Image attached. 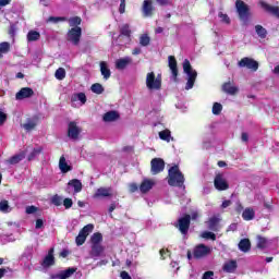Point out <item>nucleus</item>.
Returning a JSON list of instances; mask_svg holds the SVG:
<instances>
[{
  "label": "nucleus",
  "mask_w": 279,
  "mask_h": 279,
  "mask_svg": "<svg viewBox=\"0 0 279 279\" xmlns=\"http://www.w3.org/2000/svg\"><path fill=\"white\" fill-rule=\"evenodd\" d=\"M120 36H124L125 38L132 37V29H130V24H123L120 27Z\"/></svg>",
  "instance_id": "c9c22d12"
},
{
  "label": "nucleus",
  "mask_w": 279,
  "mask_h": 279,
  "mask_svg": "<svg viewBox=\"0 0 279 279\" xmlns=\"http://www.w3.org/2000/svg\"><path fill=\"white\" fill-rule=\"evenodd\" d=\"M202 239L210 240V241H217V234L210 231H205L202 233Z\"/></svg>",
  "instance_id": "49530a36"
},
{
  "label": "nucleus",
  "mask_w": 279,
  "mask_h": 279,
  "mask_svg": "<svg viewBox=\"0 0 279 279\" xmlns=\"http://www.w3.org/2000/svg\"><path fill=\"white\" fill-rule=\"evenodd\" d=\"M75 271H77V268H68L57 275H51L50 279H68L71 278Z\"/></svg>",
  "instance_id": "2eb2a0df"
},
{
  "label": "nucleus",
  "mask_w": 279,
  "mask_h": 279,
  "mask_svg": "<svg viewBox=\"0 0 279 279\" xmlns=\"http://www.w3.org/2000/svg\"><path fill=\"white\" fill-rule=\"evenodd\" d=\"M259 5L266 14H270L271 16H275V19H279V7L271 5L263 0L259 1Z\"/></svg>",
  "instance_id": "f8f14e48"
},
{
  "label": "nucleus",
  "mask_w": 279,
  "mask_h": 279,
  "mask_svg": "<svg viewBox=\"0 0 279 279\" xmlns=\"http://www.w3.org/2000/svg\"><path fill=\"white\" fill-rule=\"evenodd\" d=\"M59 169L62 173H69L71 171V166L66 163V158L64 156H61L59 159Z\"/></svg>",
  "instance_id": "7c9ffc66"
},
{
  "label": "nucleus",
  "mask_w": 279,
  "mask_h": 279,
  "mask_svg": "<svg viewBox=\"0 0 279 279\" xmlns=\"http://www.w3.org/2000/svg\"><path fill=\"white\" fill-rule=\"evenodd\" d=\"M208 229L211 230V232H219V218L217 217L209 218Z\"/></svg>",
  "instance_id": "2f4dec72"
},
{
  "label": "nucleus",
  "mask_w": 279,
  "mask_h": 279,
  "mask_svg": "<svg viewBox=\"0 0 279 279\" xmlns=\"http://www.w3.org/2000/svg\"><path fill=\"white\" fill-rule=\"evenodd\" d=\"M101 197H112V187H99L95 192L94 198L99 199Z\"/></svg>",
  "instance_id": "dca6fc26"
},
{
  "label": "nucleus",
  "mask_w": 279,
  "mask_h": 279,
  "mask_svg": "<svg viewBox=\"0 0 279 279\" xmlns=\"http://www.w3.org/2000/svg\"><path fill=\"white\" fill-rule=\"evenodd\" d=\"M183 71L187 75L185 90H191V88L195 86V80H197V71L193 70V66L191 65V61H189V59H185L183 61Z\"/></svg>",
  "instance_id": "f03ea898"
},
{
  "label": "nucleus",
  "mask_w": 279,
  "mask_h": 279,
  "mask_svg": "<svg viewBox=\"0 0 279 279\" xmlns=\"http://www.w3.org/2000/svg\"><path fill=\"white\" fill-rule=\"evenodd\" d=\"M168 64L172 73V77L174 78V82H178V60H175L174 56L168 57Z\"/></svg>",
  "instance_id": "4468645a"
},
{
  "label": "nucleus",
  "mask_w": 279,
  "mask_h": 279,
  "mask_svg": "<svg viewBox=\"0 0 279 279\" xmlns=\"http://www.w3.org/2000/svg\"><path fill=\"white\" fill-rule=\"evenodd\" d=\"M120 118L121 116L117 111L111 110L104 114L102 120L105 123H112V121H118Z\"/></svg>",
  "instance_id": "4be33fe9"
},
{
  "label": "nucleus",
  "mask_w": 279,
  "mask_h": 279,
  "mask_svg": "<svg viewBox=\"0 0 279 279\" xmlns=\"http://www.w3.org/2000/svg\"><path fill=\"white\" fill-rule=\"evenodd\" d=\"M51 204H53V206H62V196L54 194L51 199H50Z\"/></svg>",
  "instance_id": "8fccbe9b"
},
{
  "label": "nucleus",
  "mask_w": 279,
  "mask_h": 279,
  "mask_svg": "<svg viewBox=\"0 0 279 279\" xmlns=\"http://www.w3.org/2000/svg\"><path fill=\"white\" fill-rule=\"evenodd\" d=\"M54 76L57 80H64V77H66V70H64V68H59L56 73Z\"/></svg>",
  "instance_id": "c03bdc74"
},
{
  "label": "nucleus",
  "mask_w": 279,
  "mask_h": 279,
  "mask_svg": "<svg viewBox=\"0 0 279 279\" xmlns=\"http://www.w3.org/2000/svg\"><path fill=\"white\" fill-rule=\"evenodd\" d=\"M95 230V226L93 223L86 225L80 232L88 238V234Z\"/></svg>",
  "instance_id": "de8ad7c7"
},
{
  "label": "nucleus",
  "mask_w": 279,
  "mask_h": 279,
  "mask_svg": "<svg viewBox=\"0 0 279 279\" xmlns=\"http://www.w3.org/2000/svg\"><path fill=\"white\" fill-rule=\"evenodd\" d=\"M0 213H3L4 215H7L8 213H12L10 202H8V199H2L0 202Z\"/></svg>",
  "instance_id": "e433bc0d"
},
{
  "label": "nucleus",
  "mask_w": 279,
  "mask_h": 279,
  "mask_svg": "<svg viewBox=\"0 0 279 279\" xmlns=\"http://www.w3.org/2000/svg\"><path fill=\"white\" fill-rule=\"evenodd\" d=\"M159 138L161 141H166V143H171V141H173V137H171V131L168 129L159 132Z\"/></svg>",
  "instance_id": "f704fd0d"
},
{
  "label": "nucleus",
  "mask_w": 279,
  "mask_h": 279,
  "mask_svg": "<svg viewBox=\"0 0 279 279\" xmlns=\"http://www.w3.org/2000/svg\"><path fill=\"white\" fill-rule=\"evenodd\" d=\"M100 73L104 76V80H110V75H112V72H110L106 61L100 62Z\"/></svg>",
  "instance_id": "c756f323"
},
{
  "label": "nucleus",
  "mask_w": 279,
  "mask_h": 279,
  "mask_svg": "<svg viewBox=\"0 0 279 279\" xmlns=\"http://www.w3.org/2000/svg\"><path fill=\"white\" fill-rule=\"evenodd\" d=\"M221 110H223V106L221 104L215 102L213 105V110H211L213 114L219 116L221 114Z\"/></svg>",
  "instance_id": "09e8293b"
},
{
  "label": "nucleus",
  "mask_w": 279,
  "mask_h": 279,
  "mask_svg": "<svg viewBox=\"0 0 279 279\" xmlns=\"http://www.w3.org/2000/svg\"><path fill=\"white\" fill-rule=\"evenodd\" d=\"M238 246L241 252H244V254H247V252H250V250H252V242L250 241V239H242L239 242Z\"/></svg>",
  "instance_id": "bb28decb"
},
{
  "label": "nucleus",
  "mask_w": 279,
  "mask_h": 279,
  "mask_svg": "<svg viewBox=\"0 0 279 279\" xmlns=\"http://www.w3.org/2000/svg\"><path fill=\"white\" fill-rule=\"evenodd\" d=\"M38 210V207L32 205L26 207V215H34Z\"/></svg>",
  "instance_id": "4d7b16f0"
},
{
  "label": "nucleus",
  "mask_w": 279,
  "mask_h": 279,
  "mask_svg": "<svg viewBox=\"0 0 279 279\" xmlns=\"http://www.w3.org/2000/svg\"><path fill=\"white\" fill-rule=\"evenodd\" d=\"M106 251V247L101 244H92V250H90V257L92 258H99L101 254Z\"/></svg>",
  "instance_id": "6ab92c4d"
},
{
  "label": "nucleus",
  "mask_w": 279,
  "mask_h": 279,
  "mask_svg": "<svg viewBox=\"0 0 279 279\" xmlns=\"http://www.w3.org/2000/svg\"><path fill=\"white\" fill-rule=\"evenodd\" d=\"M121 278L122 279H132V277L130 276V274H128V271H122L121 272Z\"/></svg>",
  "instance_id": "774afa93"
},
{
  "label": "nucleus",
  "mask_w": 279,
  "mask_h": 279,
  "mask_svg": "<svg viewBox=\"0 0 279 279\" xmlns=\"http://www.w3.org/2000/svg\"><path fill=\"white\" fill-rule=\"evenodd\" d=\"M36 125H38V118L27 120V122L23 124V128L26 132H32V130L36 129Z\"/></svg>",
  "instance_id": "473e14b6"
},
{
  "label": "nucleus",
  "mask_w": 279,
  "mask_h": 279,
  "mask_svg": "<svg viewBox=\"0 0 279 279\" xmlns=\"http://www.w3.org/2000/svg\"><path fill=\"white\" fill-rule=\"evenodd\" d=\"M165 171V159L162 158H153L150 161V173L153 175H158Z\"/></svg>",
  "instance_id": "6e6552de"
},
{
  "label": "nucleus",
  "mask_w": 279,
  "mask_h": 279,
  "mask_svg": "<svg viewBox=\"0 0 279 279\" xmlns=\"http://www.w3.org/2000/svg\"><path fill=\"white\" fill-rule=\"evenodd\" d=\"M129 191L130 193H136V191H138V185L136 183H131Z\"/></svg>",
  "instance_id": "680f3d73"
},
{
  "label": "nucleus",
  "mask_w": 279,
  "mask_h": 279,
  "mask_svg": "<svg viewBox=\"0 0 279 279\" xmlns=\"http://www.w3.org/2000/svg\"><path fill=\"white\" fill-rule=\"evenodd\" d=\"M213 276H215V272L209 270V271L204 272L202 279H210V278H213Z\"/></svg>",
  "instance_id": "e2e57ef3"
},
{
  "label": "nucleus",
  "mask_w": 279,
  "mask_h": 279,
  "mask_svg": "<svg viewBox=\"0 0 279 279\" xmlns=\"http://www.w3.org/2000/svg\"><path fill=\"white\" fill-rule=\"evenodd\" d=\"M175 228H178L181 234H189L191 228V215L185 214L183 217L179 218Z\"/></svg>",
  "instance_id": "423d86ee"
},
{
  "label": "nucleus",
  "mask_w": 279,
  "mask_h": 279,
  "mask_svg": "<svg viewBox=\"0 0 279 279\" xmlns=\"http://www.w3.org/2000/svg\"><path fill=\"white\" fill-rule=\"evenodd\" d=\"M63 206L65 210H69L70 208H73V199L72 198H64L63 199Z\"/></svg>",
  "instance_id": "6e6d98bb"
},
{
  "label": "nucleus",
  "mask_w": 279,
  "mask_h": 279,
  "mask_svg": "<svg viewBox=\"0 0 279 279\" xmlns=\"http://www.w3.org/2000/svg\"><path fill=\"white\" fill-rule=\"evenodd\" d=\"M214 186L217 191H228V189H230V184L221 173L216 174L214 179Z\"/></svg>",
  "instance_id": "9d476101"
},
{
  "label": "nucleus",
  "mask_w": 279,
  "mask_h": 279,
  "mask_svg": "<svg viewBox=\"0 0 279 279\" xmlns=\"http://www.w3.org/2000/svg\"><path fill=\"white\" fill-rule=\"evenodd\" d=\"M256 241H257V244H256L257 250H266V247L269 245V240H267V238L263 235H257Z\"/></svg>",
  "instance_id": "c85d7f7f"
},
{
  "label": "nucleus",
  "mask_w": 279,
  "mask_h": 279,
  "mask_svg": "<svg viewBox=\"0 0 279 279\" xmlns=\"http://www.w3.org/2000/svg\"><path fill=\"white\" fill-rule=\"evenodd\" d=\"M8 121V114L4 112L0 111V125H3Z\"/></svg>",
  "instance_id": "052dcab7"
},
{
  "label": "nucleus",
  "mask_w": 279,
  "mask_h": 279,
  "mask_svg": "<svg viewBox=\"0 0 279 279\" xmlns=\"http://www.w3.org/2000/svg\"><path fill=\"white\" fill-rule=\"evenodd\" d=\"M28 43H36V40H40V33L38 31H29L27 34Z\"/></svg>",
  "instance_id": "4c0bfd02"
},
{
  "label": "nucleus",
  "mask_w": 279,
  "mask_h": 279,
  "mask_svg": "<svg viewBox=\"0 0 279 279\" xmlns=\"http://www.w3.org/2000/svg\"><path fill=\"white\" fill-rule=\"evenodd\" d=\"M10 51V43L3 41L0 44V53H8Z\"/></svg>",
  "instance_id": "864d4df0"
},
{
  "label": "nucleus",
  "mask_w": 279,
  "mask_h": 279,
  "mask_svg": "<svg viewBox=\"0 0 279 279\" xmlns=\"http://www.w3.org/2000/svg\"><path fill=\"white\" fill-rule=\"evenodd\" d=\"M74 97H75L74 100L78 99V101H81L82 105L86 104V101H87L86 94H84V93L75 94Z\"/></svg>",
  "instance_id": "5fc2aeb1"
},
{
  "label": "nucleus",
  "mask_w": 279,
  "mask_h": 279,
  "mask_svg": "<svg viewBox=\"0 0 279 279\" xmlns=\"http://www.w3.org/2000/svg\"><path fill=\"white\" fill-rule=\"evenodd\" d=\"M149 43H151V38L148 35L144 34L140 37V45L142 47H148Z\"/></svg>",
  "instance_id": "a18cd8bd"
},
{
  "label": "nucleus",
  "mask_w": 279,
  "mask_h": 279,
  "mask_svg": "<svg viewBox=\"0 0 279 279\" xmlns=\"http://www.w3.org/2000/svg\"><path fill=\"white\" fill-rule=\"evenodd\" d=\"M53 248H50L48 251V254L45 256L41 266L44 267H53V265H56V257L53 256Z\"/></svg>",
  "instance_id": "f3484780"
},
{
  "label": "nucleus",
  "mask_w": 279,
  "mask_h": 279,
  "mask_svg": "<svg viewBox=\"0 0 279 279\" xmlns=\"http://www.w3.org/2000/svg\"><path fill=\"white\" fill-rule=\"evenodd\" d=\"M255 32L257 36H259L262 39L267 38V28L263 27V25L260 24L255 25Z\"/></svg>",
  "instance_id": "58836bf2"
},
{
  "label": "nucleus",
  "mask_w": 279,
  "mask_h": 279,
  "mask_svg": "<svg viewBox=\"0 0 279 279\" xmlns=\"http://www.w3.org/2000/svg\"><path fill=\"white\" fill-rule=\"evenodd\" d=\"M66 40L68 43H72L74 47H77V45H80V40H82V27L76 26L70 28L66 33Z\"/></svg>",
  "instance_id": "39448f33"
},
{
  "label": "nucleus",
  "mask_w": 279,
  "mask_h": 279,
  "mask_svg": "<svg viewBox=\"0 0 279 279\" xmlns=\"http://www.w3.org/2000/svg\"><path fill=\"white\" fill-rule=\"evenodd\" d=\"M239 267V264H236V260L231 259L222 266V270L226 271V274H234Z\"/></svg>",
  "instance_id": "412c9836"
},
{
  "label": "nucleus",
  "mask_w": 279,
  "mask_h": 279,
  "mask_svg": "<svg viewBox=\"0 0 279 279\" xmlns=\"http://www.w3.org/2000/svg\"><path fill=\"white\" fill-rule=\"evenodd\" d=\"M129 64H132V58H121L116 61V69H118V71H123L128 69Z\"/></svg>",
  "instance_id": "aec40b11"
},
{
  "label": "nucleus",
  "mask_w": 279,
  "mask_h": 279,
  "mask_svg": "<svg viewBox=\"0 0 279 279\" xmlns=\"http://www.w3.org/2000/svg\"><path fill=\"white\" fill-rule=\"evenodd\" d=\"M43 146H39V147H37V148H34L33 150H32V153L28 155V158H27V160L28 161H32V160H34L35 158H36V156H40V153L43 151Z\"/></svg>",
  "instance_id": "37998d69"
},
{
  "label": "nucleus",
  "mask_w": 279,
  "mask_h": 279,
  "mask_svg": "<svg viewBox=\"0 0 279 279\" xmlns=\"http://www.w3.org/2000/svg\"><path fill=\"white\" fill-rule=\"evenodd\" d=\"M69 21L66 16H49L47 23H65Z\"/></svg>",
  "instance_id": "79ce46f5"
},
{
  "label": "nucleus",
  "mask_w": 279,
  "mask_h": 279,
  "mask_svg": "<svg viewBox=\"0 0 279 279\" xmlns=\"http://www.w3.org/2000/svg\"><path fill=\"white\" fill-rule=\"evenodd\" d=\"M159 5H171V0H156Z\"/></svg>",
  "instance_id": "0e129e2a"
},
{
  "label": "nucleus",
  "mask_w": 279,
  "mask_h": 279,
  "mask_svg": "<svg viewBox=\"0 0 279 279\" xmlns=\"http://www.w3.org/2000/svg\"><path fill=\"white\" fill-rule=\"evenodd\" d=\"M146 87L148 88V90H160V88H162V76L158 75L156 77V73H147Z\"/></svg>",
  "instance_id": "20e7f679"
},
{
  "label": "nucleus",
  "mask_w": 279,
  "mask_h": 279,
  "mask_svg": "<svg viewBox=\"0 0 279 279\" xmlns=\"http://www.w3.org/2000/svg\"><path fill=\"white\" fill-rule=\"evenodd\" d=\"M156 185V182L151 179H144L142 183L140 184V191L141 193H149L151 189Z\"/></svg>",
  "instance_id": "a211bd4d"
},
{
  "label": "nucleus",
  "mask_w": 279,
  "mask_h": 279,
  "mask_svg": "<svg viewBox=\"0 0 279 279\" xmlns=\"http://www.w3.org/2000/svg\"><path fill=\"white\" fill-rule=\"evenodd\" d=\"M104 242V235L100 232H96L90 236L92 245H99Z\"/></svg>",
  "instance_id": "72a5a7b5"
},
{
  "label": "nucleus",
  "mask_w": 279,
  "mask_h": 279,
  "mask_svg": "<svg viewBox=\"0 0 279 279\" xmlns=\"http://www.w3.org/2000/svg\"><path fill=\"white\" fill-rule=\"evenodd\" d=\"M86 239H87V236L86 235H84V233L82 232V231H80L78 232V235L76 236V239H75V243H76V245H82L83 243H86Z\"/></svg>",
  "instance_id": "3c124183"
},
{
  "label": "nucleus",
  "mask_w": 279,
  "mask_h": 279,
  "mask_svg": "<svg viewBox=\"0 0 279 279\" xmlns=\"http://www.w3.org/2000/svg\"><path fill=\"white\" fill-rule=\"evenodd\" d=\"M143 12L145 16H153L154 14V3L151 0H144Z\"/></svg>",
  "instance_id": "5701e85b"
},
{
  "label": "nucleus",
  "mask_w": 279,
  "mask_h": 279,
  "mask_svg": "<svg viewBox=\"0 0 279 279\" xmlns=\"http://www.w3.org/2000/svg\"><path fill=\"white\" fill-rule=\"evenodd\" d=\"M210 254V247L205 244H198L194 247L193 256L196 260H199V258H205V256H208Z\"/></svg>",
  "instance_id": "1a4fd4ad"
},
{
  "label": "nucleus",
  "mask_w": 279,
  "mask_h": 279,
  "mask_svg": "<svg viewBox=\"0 0 279 279\" xmlns=\"http://www.w3.org/2000/svg\"><path fill=\"white\" fill-rule=\"evenodd\" d=\"M45 221L43 219H37L35 223L36 230H40V228H44Z\"/></svg>",
  "instance_id": "bf43d9fd"
},
{
  "label": "nucleus",
  "mask_w": 279,
  "mask_h": 279,
  "mask_svg": "<svg viewBox=\"0 0 279 279\" xmlns=\"http://www.w3.org/2000/svg\"><path fill=\"white\" fill-rule=\"evenodd\" d=\"M184 174L180 171V167L178 165L172 166L168 170V184L169 186H177L178 189H186L184 186Z\"/></svg>",
  "instance_id": "f257e3e1"
},
{
  "label": "nucleus",
  "mask_w": 279,
  "mask_h": 279,
  "mask_svg": "<svg viewBox=\"0 0 279 279\" xmlns=\"http://www.w3.org/2000/svg\"><path fill=\"white\" fill-rule=\"evenodd\" d=\"M90 90L92 93H95V95H102L105 88L100 83H94L90 87Z\"/></svg>",
  "instance_id": "a19ab883"
},
{
  "label": "nucleus",
  "mask_w": 279,
  "mask_h": 279,
  "mask_svg": "<svg viewBox=\"0 0 279 279\" xmlns=\"http://www.w3.org/2000/svg\"><path fill=\"white\" fill-rule=\"evenodd\" d=\"M223 93H227V95H236L239 93V87L233 86L232 83L227 82L222 85Z\"/></svg>",
  "instance_id": "a878e982"
},
{
  "label": "nucleus",
  "mask_w": 279,
  "mask_h": 279,
  "mask_svg": "<svg viewBox=\"0 0 279 279\" xmlns=\"http://www.w3.org/2000/svg\"><path fill=\"white\" fill-rule=\"evenodd\" d=\"M218 16H219L221 23H225L226 25H230L231 21H230V16H228V14H226L223 12H219Z\"/></svg>",
  "instance_id": "603ef678"
},
{
  "label": "nucleus",
  "mask_w": 279,
  "mask_h": 279,
  "mask_svg": "<svg viewBox=\"0 0 279 279\" xmlns=\"http://www.w3.org/2000/svg\"><path fill=\"white\" fill-rule=\"evenodd\" d=\"M167 252H169V250L161 248L159 251L161 260H165V258H167Z\"/></svg>",
  "instance_id": "69168bd1"
},
{
  "label": "nucleus",
  "mask_w": 279,
  "mask_h": 279,
  "mask_svg": "<svg viewBox=\"0 0 279 279\" xmlns=\"http://www.w3.org/2000/svg\"><path fill=\"white\" fill-rule=\"evenodd\" d=\"M256 217V211L252 207H246L242 213V219L244 221H252Z\"/></svg>",
  "instance_id": "393cba45"
},
{
  "label": "nucleus",
  "mask_w": 279,
  "mask_h": 279,
  "mask_svg": "<svg viewBox=\"0 0 279 279\" xmlns=\"http://www.w3.org/2000/svg\"><path fill=\"white\" fill-rule=\"evenodd\" d=\"M16 34V26L15 25H11L9 28V35L10 36H15Z\"/></svg>",
  "instance_id": "338daca9"
},
{
  "label": "nucleus",
  "mask_w": 279,
  "mask_h": 279,
  "mask_svg": "<svg viewBox=\"0 0 279 279\" xmlns=\"http://www.w3.org/2000/svg\"><path fill=\"white\" fill-rule=\"evenodd\" d=\"M21 160H25V151H21L20 154L12 156L11 158H9L7 160V162L9 165H19V162H21Z\"/></svg>",
  "instance_id": "cd10ccee"
},
{
  "label": "nucleus",
  "mask_w": 279,
  "mask_h": 279,
  "mask_svg": "<svg viewBox=\"0 0 279 279\" xmlns=\"http://www.w3.org/2000/svg\"><path fill=\"white\" fill-rule=\"evenodd\" d=\"M235 9L240 21H242L244 25H247V23H250V16H252V13L250 12V5L243 2V0H236Z\"/></svg>",
  "instance_id": "7ed1b4c3"
},
{
  "label": "nucleus",
  "mask_w": 279,
  "mask_h": 279,
  "mask_svg": "<svg viewBox=\"0 0 279 279\" xmlns=\"http://www.w3.org/2000/svg\"><path fill=\"white\" fill-rule=\"evenodd\" d=\"M68 186H71L74 191V194H76L82 193L84 185H82V181L80 179H72L68 182Z\"/></svg>",
  "instance_id": "b1692460"
},
{
  "label": "nucleus",
  "mask_w": 279,
  "mask_h": 279,
  "mask_svg": "<svg viewBox=\"0 0 279 279\" xmlns=\"http://www.w3.org/2000/svg\"><path fill=\"white\" fill-rule=\"evenodd\" d=\"M80 134H82V130L77 126L75 121H71L68 124V136L72 138V141H77L80 138Z\"/></svg>",
  "instance_id": "9b49d317"
},
{
  "label": "nucleus",
  "mask_w": 279,
  "mask_h": 279,
  "mask_svg": "<svg viewBox=\"0 0 279 279\" xmlns=\"http://www.w3.org/2000/svg\"><path fill=\"white\" fill-rule=\"evenodd\" d=\"M29 97H34V89H32L31 87H22L15 94V99L17 101H22V99H29Z\"/></svg>",
  "instance_id": "ddd939ff"
},
{
  "label": "nucleus",
  "mask_w": 279,
  "mask_h": 279,
  "mask_svg": "<svg viewBox=\"0 0 279 279\" xmlns=\"http://www.w3.org/2000/svg\"><path fill=\"white\" fill-rule=\"evenodd\" d=\"M119 12L120 14H125V0H120Z\"/></svg>",
  "instance_id": "13d9d810"
},
{
  "label": "nucleus",
  "mask_w": 279,
  "mask_h": 279,
  "mask_svg": "<svg viewBox=\"0 0 279 279\" xmlns=\"http://www.w3.org/2000/svg\"><path fill=\"white\" fill-rule=\"evenodd\" d=\"M68 23L70 27H80V25H82V17L80 16L70 17L68 19Z\"/></svg>",
  "instance_id": "ea45409f"
},
{
  "label": "nucleus",
  "mask_w": 279,
  "mask_h": 279,
  "mask_svg": "<svg viewBox=\"0 0 279 279\" xmlns=\"http://www.w3.org/2000/svg\"><path fill=\"white\" fill-rule=\"evenodd\" d=\"M238 66L240 69H248L250 71H258V61L250 57H244L238 62Z\"/></svg>",
  "instance_id": "0eeeda50"
}]
</instances>
